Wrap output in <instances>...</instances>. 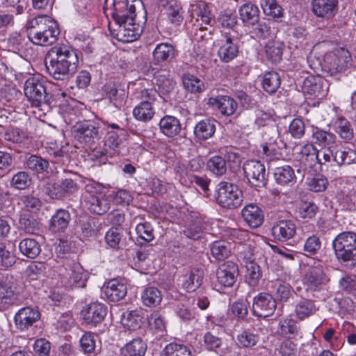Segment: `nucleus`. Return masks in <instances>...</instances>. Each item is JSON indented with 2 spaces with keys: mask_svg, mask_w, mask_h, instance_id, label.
<instances>
[{
  "mask_svg": "<svg viewBox=\"0 0 356 356\" xmlns=\"http://www.w3.org/2000/svg\"><path fill=\"white\" fill-rule=\"evenodd\" d=\"M141 300L145 306L155 307L159 305L162 300L161 292L156 287L149 286L144 289Z\"/></svg>",
  "mask_w": 356,
  "mask_h": 356,
  "instance_id": "c03bdc74",
  "label": "nucleus"
},
{
  "mask_svg": "<svg viewBox=\"0 0 356 356\" xmlns=\"http://www.w3.org/2000/svg\"><path fill=\"white\" fill-rule=\"evenodd\" d=\"M253 26L252 33L255 36L259 39L267 38L271 33L270 29V22L263 19L258 20L255 24L252 25Z\"/></svg>",
  "mask_w": 356,
  "mask_h": 356,
  "instance_id": "052dcab7",
  "label": "nucleus"
},
{
  "mask_svg": "<svg viewBox=\"0 0 356 356\" xmlns=\"http://www.w3.org/2000/svg\"><path fill=\"white\" fill-rule=\"evenodd\" d=\"M79 58L72 47L61 44L51 47L46 54L45 67L50 76L56 80H65L75 73Z\"/></svg>",
  "mask_w": 356,
  "mask_h": 356,
  "instance_id": "f03ea898",
  "label": "nucleus"
},
{
  "mask_svg": "<svg viewBox=\"0 0 356 356\" xmlns=\"http://www.w3.org/2000/svg\"><path fill=\"white\" fill-rule=\"evenodd\" d=\"M102 185L90 182L85 186L83 193V203L90 213L102 216L108 212L111 204L106 196L102 192Z\"/></svg>",
  "mask_w": 356,
  "mask_h": 356,
  "instance_id": "39448f33",
  "label": "nucleus"
},
{
  "mask_svg": "<svg viewBox=\"0 0 356 356\" xmlns=\"http://www.w3.org/2000/svg\"><path fill=\"white\" fill-rule=\"evenodd\" d=\"M278 332L284 337L294 339L299 334L300 327L294 320L286 318L280 321Z\"/></svg>",
  "mask_w": 356,
  "mask_h": 356,
  "instance_id": "37998d69",
  "label": "nucleus"
},
{
  "mask_svg": "<svg viewBox=\"0 0 356 356\" xmlns=\"http://www.w3.org/2000/svg\"><path fill=\"white\" fill-rule=\"evenodd\" d=\"M334 161L338 165L356 163V151L348 147H335Z\"/></svg>",
  "mask_w": 356,
  "mask_h": 356,
  "instance_id": "ea45409f",
  "label": "nucleus"
},
{
  "mask_svg": "<svg viewBox=\"0 0 356 356\" xmlns=\"http://www.w3.org/2000/svg\"><path fill=\"white\" fill-rule=\"evenodd\" d=\"M40 318L38 309L25 307L20 309L15 315L14 321L17 329L24 331L31 327Z\"/></svg>",
  "mask_w": 356,
  "mask_h": 356,
  "instance_id": "6ab92c4d",
  "label": "nucleus"
},
{
  "mask_svg": "<svg viewBox=\"0 0 356 356\" xmlns=\"http://www.w3.org/2000/svg\"><path fill=\"white\" fill-rule=\"evenodd\" d=\"M238 42V38L226 35L225 40L222 41L218 51L220 59L225 63H228L235 58L239 52Z\"/></svg>",
  "mask_w": 356,
  "mask_h": 356,
  "instance_id": "cd10ccee",
  "label": "nucleus"
},
{
  "mask_svg": "<svg viewBox=\"0 0 356 356\" xmlns=\"http://www.w3.org/2000/svg\"><path fill=\"white\" fill-rule=\"evenodd\" d=\"M26 28L29 39L36 45H51L60 35L56 22L46 15H39L29 20Z\"/></svg>",
  "mask_w": 356,
  "mask_h": 356,
  "instance_id": "7ed1b4c3",
  "label": "nucleus"
},
{
  "mask_svg": "<svg viewBox=\"0 0 356 356\" xmlns=\"http://www.w3.org/2000/svg\"><path fill=\"white\" fill-rule=\"evenodd\" d=\"M19 250L26 257L35 259L40 254L41 247L35 239L26 238L19 242Z\"/></svg>",
  "mask_w": 356,
  "mask_h": 356,
  "instance_id": "58836bf2",
  "label": "nucleus"
},
{
  "mask_svg": "<svg viewBox=\"0 0 356 356\" xmlns=\"http://www.w3.org/2000/svg\"><path fill=\"white\" fill-rule=\"evenodd\" d=\"M238 274V268L236 264L228 261L221 264L216 271L218 284L221 286L230 287L236 282Z\"/></svg>",
  "mask_w": 356,
  "mask_h": 356,
  "instance_id": "aec40b11",
  "label": "nucleus"
},
{
  "mask_svg": "<svg viewBox=\"0 0 356 356\" xmlns=\"http://www.w3.org/2000/svg\"><path fill=\"white\" fill-rule=\"evenodd\" d=\"M296 232L295 223L290 220H282L275 223L272 227L273 237L280 241L292 238Z\"/></svg>",
  "mask_w": 356,
  "mask_h": 356,
  "instance_id": "393cba45",
  "label": "nucleus"
},
{
  "mask_svg": "<svg viewBox=\"0 0 356 356\" xmlns=\"http://www.w3.org/2000/svg\"><path fill=\"white\" fill-rule=\"evenodd\" d=\"M212 256L218 261L227 258L231 253V245L225 241H217L210 245Z\"/></svg>",
  "mask_w": 356,
  "mask_h": 356,
  "instance_id": "a18cd8bd",
  "label": "nucleus"
},
{
  "mask_svg": "<svg viewBox=\"0 0 356 356\" xmlns=\"http://www.w3.org/2000/svg\"><path fill=\"white\" fill-rule=\"evenodd\" d=\"M329 280L324 267L318 264L308 268L303 277L302 283L307 291L315 292L321 291Z\"/></svg>",
  "mask_w": 356,
  "mask_h": 356,
  "instance_id": "9d476101",
  "label": "nucleus"
},
{
  "mask_svg": "<svg viewBox=\"0 0 356 356\" xmlns=\"http://www.w3.org/2000/svg\"><path fill=\"white\" fill-rule=\"evenodd\" d=\"M338 10V0H312V10L318 17L330 19Z\"/></svg>",
  "mask_w": 356,
  "mask_h": 356,
  "instance_id": "b1692460",
  "label": "nucleus"
},
{
  "mask_svg": "<svg viewBox=\"0 0 356 356\" xmlns=\"http://www.w3.org/2000/svg\"><path fill=\"white\" fill-rule=\"evenodd\" d=\"M202 281V271L192 269L183 276L182 286L188 292H192L201 286Z\"/></svg>",
  "mask_w": 356,
  "mask_h": 356,
  "instance_id": "72a5a7b5",
  "label": "nucleus"
},
{
  "mask_svg": "<svg viewBox=\"0 0 356 356\" xmlns=\"http://www.w3.org/2000/svg\"><path fill=\"white\" fill-rule=\"evenodd\" d=\"M105 96L110 99L116 108H120L124 102V92L113 82L106 83L103 86Z\"/></svg>",
  "mask_w": 356,
  "mask_h": 356,
  "instance_id": "473e14b6",
  "label": "nucleus"
},
{
  "mask_svg": "<svg viewBox=\"0 0 356 356\" xmlns=\"http://www.w3.org/2000/svg\"><path fill=\"white\" fill-rule=\"evenodd\" d=\"M350 62V56H338L334 54H327L323 62L319 63V67H314L317 74L321 71L323 74L334 76L346 70L347 64Z\"/></svg>",
  "mask_w": 356,
  "mask_h": 356,
  "instance_id": "9b49d317",
  "label": "nucleus"
},
{
  "mask_svg": "<svg viewBox=\"0 0 356 356\" xmlns=\"http://www.w3.org/2000/svg\"><path fill=\"white\" fill-rule=\"evenodd\" d=\"M42 190L51 199L62 200L67 195L76 193L79 186L74 179L66 178L56 183L47 181L44 184Z\"/></svg>",
  "mask_w": 356,
  "mask_h": 356,
  "instance_id": "6e6552de",
  "label": "nucleus"
},
{
  "mask_svg": "<svg viewBox=\"0 0 356 356\" xmlns=\"http://www.w3.org/2000/svg\"><path fill=\"white\" fill-rule=\"evenodd\" d=\"M276 306V300L272 295L262 292L253 299L252 312L258 317L267 318L274 313Z\"/></svg>",
  "mask_w": 356,
  "mask_h": 356,
  "instance_id": "2eb2a0df",
  "label": "nucleus"
},
{
  "mask_svg": "<svg viewBox=\"0 0 356 356\" xmlns=\"http://www.w3.org/2000/svg\"><path fill=\"white\" fill-rule=\"evenodd\" d=\"M142 319L138 311H126L122 314L121 323L129 330H136L140 327Z\"/></svg>",
  "mask_w": 356,
  "mask_h": 356,
  "instance_id": "09e8293b",
  "label": "nucleus"
},
{
  "mask_svg": "<svg viewBox=\"0 0 356 356\" xmlns=\"http://www.w3.org/2000/svg\"><path fill=\"white\" fill-rule=\"evenodd\" d=\"M238 341L241 346L249 348L254 346L259 341V337L249 330H244L238 335Z\"/></svg>",
  "mask_w": 356,
  "mask_h": 356,
  "instance_id": "774afa93",
  "label": "nucleus"
},
{
  "mask_svg": "<svg viewBox=\"0 0 356 356\" xmlns=\"http://www.w3.org/2000/svg\"><path fill=\"white\" fill-rule=\"evenodd\" d=\"M19 225L27 234H35L39 230L38 221L28 215H23L20 217Z\"/></svg>",
  "mask_w": 356,
  "mask_h": 356,
  "instance_id": "69168bd1",
  "label": "nucleus"
},
{
  "mask_svg": "<svg viewBox=\"0 0 356 356\" xmlns=\"http://www.w3.org/2000/svg\"><path fill=\"white\" fill-rule=\"evenodd\" d=\"M107 314V307L101 302H93L86 305L81 312L85 323L97 326L101 323Z\"/></svg>",
  "mask_w": 356,
  "mask_h": 356,
  "instance_id": "dca6fc26",
  "label": "nucleus"
},
{
  "mask_svg": "<svg viewBox=\"0 0 356 356\" xmlns=\"http://www.w3.org/2000/svg\"><path fill=\"white\" fill-rule=\"evenodd\" d=\"M207 166L216 176H222L227 172L225 159L220 156H214L210 158L207 161Z\"/></svg>",
  "mask_w": 356,
  "mask_h": 356,
  "instance_id": "6e6d98bb",
  "label": "nucleus"
},
{
  "mask_svg": "<svg viewBox=\"0 0 356 356\" xmlns=\"http://www.w3.org/2000/svg\"><path fill=\"white\" fill-rule=\"evenodd\" d=\"M261 6L267 16L278 18L282 15V8L276 0H261Z\"/></svg>",
  "mask_w": 356,
  "mask_h": 356,
  "instance_id": "4d7b16f0",
  "label": "nucleus"
},
{
  "mask_svg": "<svg viewBox=\"0 0 356 356\" xmlns=\"http://www.w3.org/2000/svg\"><path fill=\"white\" fill-rule=\"evenodd\" d=\"M159 95L153 90H145L142 92L143 101L133 110L134 117L138 121L147 122L150 121L154 114V103Z\"/></svg>",
  "mask_w": 356,
  "mask_h": 356,
  "instance_id": "1a4fd4ad",
  "label": "nucleus"
},
{
  "mask_svg": "<svg viewBox=\"0 0 356 356\" xmlns=\"http://www.w3.org/2000/svg\"><path fill=\"white\" fill-rule=\"evenodd\" d=\"M216 122L210 118L200 121L194 128L195 136L201 140H207L213 136L216 131Z\"/></svg>",
  "mask_w": 356,
  "mask_h": 356,
  "instance_id": "f704fd0d",
  "label": "nucleus"
},
{
  "mask_svg": "<svg viewBox=\"0 0 356 356\" xmlns=\"http://www.w3.org/2000/svg\"><path fill=\"white\" fill-rule=\"evenodd\" d=\"M72 131L74 137L84 144H93L99 138V128L94 122L90 120L76 122L72 127Z\"/></svg>",
  "mask_w": 356,
  "mask_h": 356,
  "instance_id": "f8f14e48",
  "label": "nucleus"
},
{
  "mask_svg": "<svg viewBox=\"0 0 356 356\" xmlns=\"http://www.w3.org/2000/svg\"><path fill=\"white\" fill-rule=\"evenodd\" d=\"M274 177L276 182L280 185L289 184L296 179L293 169L288 165L275 168Z\"/></svg>",
  "mask_w": 356,
  "mask_h": 356,
  "instance_id": "79ce46f5",
  "label": "nucleus"
},
{
  "mask_svg": "<svg viewBox=\"0 0 356 356\" xmlns=\"http://www.w3.org/2000/svg\"><path fill=\"white\" fill-rule=\"evenodd\" d=\"M106 297L111 302H118L127 294L126 286L115 280H111L104 289Z\"/></svg>",
  "mask_w": 356,
  "mask_h": 356,
  "instance_id": "2f4dec72",
  "label": "nucleus"
},
{
  "mask_svg": "<svg viewBox=\"0 0 356 356\" xmlns=\"http://www.w3.org/2000/svg\"><path fill=\"white\" fill-rule=\"evenodd\" d=\"M336 132L345 141L350 140L354 136L353 129L350 122L346 118H339L334 123Z\"/></svg>",
  "mask_w": 356,
  "mask_h": 356,
  "instance_id": "3c124183",
  "label": "nucleus"
},
{
  "mask_svg": "<svg viewBox=\"0 0 356 356\" xmlns=\"http://www.w3.org/2000/svg\"><path fill=\"white\" fill-rule=\"evenodd\" d=\"M80 346L82 351L86 354H97L96 342L91 333H85L80 339Z\"/></svg>",
  "mask_w": 356,
  "mask_h": 356,
  "instance_id": "e2e57ef3",
  "label": "nucleus"
},
{
  "mask_svg": "<svg viewBox=\"0 0 356 356\" xmlns=\"http://www.w3.org/2000/svg\"><path fill=\"white\" fill-rule=\"evenodd\" d=\"M126 134L127 131L124 129H118V131H108L104 141L105 146L116 151L122 142V137H124Z\"/></svg>",
  "mask_w": 356,
  "mask_h": 356,
  "instance_id": "603ef678",
  "label": "nucleus"
},
{
  "mask_svg": "<svg viewBox=\"0 0 356 356\" xmlns=\"http://www.w3.org/2000/svg\"><path fill=\"white\" fill-rule=\"evenodd\" d=\"M296 344L289 340L283 341L275 350L276 356H296Z\"/></svg>",
  "mask_w": 356,
  "mask_h": 356,
  "instance_id": "338daca9",
  "label": "nucleus"
},
{
  "mask_svg": "<svg viewBox=\"0 0 356 356\" xmlns=\"http://www.w3.org/2000/svg\"><path fill=\"white\" fill-rule=\"evenodd\" d=\"M71 220L70 212L65 209H58L51 216L49 229L51 232L60 233L64 232L68 227Z\"/></svg>",
  "mask_w": 356,
  "mask_h": 356,
  "instance_id": "c756f323",
  "label": "nucleus"
},
{
  "mask_svg": "<svg viewBox=\"0 0 356 356\" xmlns=\"http://www.w3.org/2000/svg\"><path fill=\"white\" fill-rule=\"evenodd\" d=\"M321 248V241L316 235L309 236L304 244L303 250L306 255H314L317 254Z\"/></svg>",
  "mask_w": 356,
  "mask_h": 356,
  "instance_id": "0e129e2a",
  "label": "nucleus"
},
{
  "mask_svg": "<svg viewBox=\"0 0 356 356\" xmlns=\"http://www.w3.org/2000/svg\"><path fill=\"white\" fill-rule=\"evenodd\" d=\"M13 278L6 274L0 277V310L6 309L13 305L17 296L13 291Z\"/></svg>",
  "mask_w": 356,
  "mask_h": 356,
  "instance_id": "a211bd4d",
  "label": "nucleus"
},
{
  "mask_svg": "<svg viewBox=\"0 0 356 356\" xmlns=\"http://www.w3.org/2000/svg\"><path fill=\"white\" fill-rule=\"evenodd\" d=\"M146 343L141 339H134L120 350V356H144Z\"/></svg>",
  "mask_w": 356,
  "mask_h": 356,
  "instance_id": "4c0bfd02",
  "label": "nucleus"
},
{
  "mask_svg": "<svg viewBox=\"0 0 356 356\" xmlns=\"http://www.w3.org/2000/svg\"><path fill=\"white\" fill-rule=\"evenodd\" d=\"M26 167L37 173H42L49 168V161L37 155H31L26 161Z\"/></svg>",
  "mask_w": 356,
  "mask_h": 356,
  "instance_id": "864d4df0",
  "label": "nucleus"
},
{
  "mask_svg": "<svg viewBox=\"0 0 356 356\" xmlns=\"http://www.w3.org/2000/svg\"><path fill=\"white\" fill-rule=\"evenodd\" d=\"M318 309L316 301L302 298L296 303L294 312L298 319L303 321L314 315Z\"/></svg>",
  "mask_w": 356,
  "mask_h": 356,
  "instance_id": "c85d7f7f",
  "label": "nucleus"
},
{
  "mask_svg": "<svg viewBox=\"0 0 356 356\" xmlns=\"http://www.w3.org/2000/svg\"><path fill=\"white\" fill-rule=\"evenodd\" d=\"M159 124L161 132L168 138H173L177 136L181 130L179 120L172 115L163 117L160 120Z\"/></svg>",
  "mask_w": 356,
  "mask_h": 356,
  "instance_id": "7c9ffc66",
  "label": "nucleus"
},
{
  "mask_svg": "<svg viewBox=\"0 0 356 356\" xmlns=\"http://www.w3.org/2000/svg\"><path fill=\"white\" fill-rule=\"evenodd\" d=\"M182 83L184 88L191 93H200L204 89L203 81L191 74H184L182 76Z\"/></svg>",
  "mask_w": 356,
  "mask_h": 356,
  "instance_id": "8fccbe9b",
  "label": "nucleus"
},
{
  "mask_svg": "<svg viewBox=\"0 0 356 356\" xmlns=\"http://www.w3.org/2000/svg\"><path fill=\"white\" fill-rule=\"evenodd\" d=\"M161 356H191V352L184 345L170 343L163 350Z\"/></svg>",
  "mask_w": 356,
  "mask_h": 356,
  "instance_id": "5fc2aeb1",
  "label": "nucleus"
},
{
  "mask_svg": "<svg viewBox=\"0 0 356 356\" xmlns=\"http://www.w3.org/2000/svg\"><path fill=\"white\" fill-rule=\"evenodd\" d=\"M177 51L175 47L168 42L157 44L153 51L154 65H165L170 63L176 57Z\"/></svg>",
  "mask_w": 356,
  "mask_h": 356,
  "instance_id": "5701e85b",
  "label": "nucleus"
},
{
  "mask_svg": "<svg viewBox=\"0 0 356 356\" xmlns=\"http://www.w3.org/2000/svg\"><path fill=\"white\" fill-rule=\"evenodd\" d=\"M284 44L278 40H270L265 46L267 58L273 63L280 62L282 57Z\"/></svg>",
  "mask_w": 356,
  "mask_h": 356,
  "instance_id": "a19ab883",
  "label": "nucleus"
},
{
  "mask_svg": "<svg viewBox=\"0 0 356 356\" xmlns=\"http://www.w3.org/2000/svg\"><path fill=\"white\" fill-rule=\"evenodd\" d=\"M142 6L140 0H106L104 13L113 19V22L108 23V29L114 38L130 42L141 35L145 21L142 24L136 22V9Z\"/></svg>",
  "mask_w": 356,
  "mask_h": 356,
  "instance_id": "f257e3e1",
  "label": "nucleus"
},
{
  "mask_svg": "<svg viewBox=\"0 0 356 356\" xmlns=\"http://www.w3.org/2000/svg\"><path fill=\"white\" fill-rule=\"evenodd\" d=\"M78 229V233L81 240H90L95 238L98 236L102 229V224L98 219L88 216L79 220Z\"/></svg>",
  "mask_w": 356,
  "mask_h": 356,
  "instance_id": "412c9836",
  "label": "nucleus"
},
{
  "mask_svg": "<svg viewBox=\"0 0 356 356\" xmlns=\"http://www.w3.org/2000/svg\"><path fill=\"white\" fill-rule=\"evenodd\" d=\"M88 273L79 264H74L67 271L63 282L67 287L83 288L86 286Z\"/></svg>",
  "mask_w": 356,
  "mask_h": 356,
  "instance_id": "4be33fe9",
  "label": "nucleus"
},
{
  "mask_svg": "<svg viewBox=\"0 0 356 356\" xmlns=\"http://www.w3.org/2000/svg\"><path fill=\"white\" fill-rule=\"evenodd\" d=\"M336 136L334 134L316 127L313 129L312 135V142L314 145L325 148L332 147L335 143Z\"/></svg>",
  "mask_w": 356,
  "mask_h": 356,
  "instance_id": "c9c22d12",
  "label": "nucleus"
},
{
  "mask_svg": "<svg viewBox=\"0 0 356 356\" xmlns=\"http://www.w3.org/2000/svg\"><path fill=\"white\" fill-rule=\"evenodd\" d=\"M31 184V179L28 172L21 171L15 174L11 180V185L14 188L23 190L28 188Z\"/></svg>",
  "mask_w": 356,
  "mask_h": 356,
  "instance_id": "680f3d73",
  "label": "nucleus"
},
{
  "mask_svg": "<svg viewBox=\"0 0 356 356\" xmlns=\"http://www.w3.org/2000/svg\"><path fill=\"white\" fill-rule=\"evenodd\" d=\"M243 171L248 181L254 186L266 185V169L257 160L248 161L244 163Z\"/></svg>",
  "mask_w": 356,
  "mask_h": 356,
  "instance_id": "f3484780",
  "label": "nucleus"
},
{
  "mask_svg": "<svg viewBox=\"0 0 356 356\" xmlns=\"http://www.w3.org/2000/svg\"><path fill=\"white\" fill-rule=\"evenodd\" d=\"M302 89L310 98L321 99L327 95V83L320 74L310 75L303 81Z\"/></svg>",
  "mask_w": 356,
  "mask_h": 356,
  "instance_id": "4468645a",
  "label": "nucleus"
},
{
  "mask_svg": "<svg viewBox=\"0 0 356 356\" xmlns=\"http://www.w3.org/2000/svg\"><path fill=\"white\" fill-rule=\"evenodd\" d=\"M24 92L32 106H50L51 96L47 92L44 83L39 78H29L24 83Z\"/></svg>",
  "mask_w": 356,
  "mask_h": 356,
  "instance_id": "423d86ee",
  "label": "nucleus"
},
{
  "mask_svg": "<svg viewBox=\"0 0 356 356\" xmlns=\"http://www.w3.org/2000/svg\"><path fill=\"white\" fill-rule=\"evenodd\" d=\"M332 246L337 261L345 266H356V233L343 232L336 236Z\"/></svg>",
  "mask_w": 356,
  "mask_h": 356,
  "instance_id": "20e7f679",
  "label": "nucleus"
},
{
  "mask_svg": "<svg viewBox=\"0 0 356 356\" xmlns=\"http://www.w3.org/2000/svg\"><path fill=\"white\" fill-rule=\"evenodd\" d=\"M243 201V193L236 185L227 181L218 184L216 202L220 207L234 209L240 207Z\"/></svg>",
  "mask_w": 356,
  "mask_h": 356,
  "instance_id": "0eeeda50",
  "label": "nucleus"
},
{
  "mask_svg": "<svg viewBox=\"0 0 356 356\" xmlns=\"http://www.w3.org/2000/svg\"><path fill=\"white\" fill-rule=\"evenodd\" d=\"M245 268L246 282L250 286H257L262 277V272L260 266L254 261H250L246 262Z\"/></svg>",
  "mask_w": 356,
  "mask_h": 356,
  "instance_id": "de8ad7c7",
  "label": "nucleus"
},
{
  "mask_svg": "<svg viewBox=\"0 0 356 356\" xmlns=\"http://www.w3.org/2000/svg\"><path fill=\"white\" fill-rule=\"evenodd\" d=\"M239 15L243 22L248 25L255 24L260 19L259 8L252 3H247L241 6L239 9Z\"/></svg>",
  "mask_w": 356,
  "mask_h": 356,
  "instance_id": "e433bc0d",
  "label": "nucleus"
},
{
  "mask_svg": "<svg viewBox=\"0 0 356 356\" xmlns=\"http://www.w3.org/2000/svg\"><path fill=\"white\" fill-rule=\"evenodd\" d=\"M241 216L247 225L253 229L260 227L264 220L263 211L254 204L246 205L241 211Z\"/></svg>",
  "mask_w": 356,
  "mask_h": 356,
  "instance_id": "a878e982",
  "label": "nucleus"
},
{
  "mask_svg": "<svg viewBox=\"0 0 356 356\" xmlns=\"http://www.w3.org/2000/svg\"><path fill=\"white\" fill-rule=\"evenodd\" d=\"M207 104L227 116L233 115L237 108V103L228 96L211 97L208 99Z\"/></svg>",
  "mask_w": 356,
  "mask_h": 356,
  "instance_id": "bb28decb",
  "label": "nucleus"
},
{
  "mask_svg": "<svg viewBox=\"0 0 356 356\" xmlns=\"http://www.w3.org/2000/svg\"><path fill=\"white\" fill-rule=\"evenodd\" d=\"M281 84V78L279 74L274 71L266 72L263 78L262 86L264 90L269 94L275 92Z\"/></svg>",
  "mask_w": 356,
  "mask_h": 356,
  "instance_id": "49530a36",
  "label": "nucleus"
},
{
  "mask_svg": "<svg viewBox=\"0 0 356 356\" xmlns=\"http://www.w3.org/2000/svg\"><path fill=\"white\" fill-rule=\"evenodd\" d=\"M19 200L23 209L29 211H38L42 206L40 200L32 194L22 195Z\"/></svg>",
  "mask_w": 356,
  "mask_h": 356,
  "instance_id": "bf43d9fd",
  "label": "nucleus"
},
{
  "mask_svg": "<svg viewBox=\"0 0 356 356\" xmlns=\"http://www.w3.org/2000/svg\"><path fill=\"white\" fill-rule=\"evenodd\" d=\"M318 150L313 144H307L302 146L299 153L297 172L302 174V177L306 173H311L312 170L318 165Z\"/></svg>",
  "mask_w": 356,
  "mask_h": 356,
  "instance_id": "ddd939ff",
  "label": "nucleus"
},
{
  "mask_svg": "<svg viewBox=\"0 0 356 356\" xmlns=\"http://www.w3.org/2000/svg\"><path fill=\"white\" fill-rule=\"evenodd\" d=\"M318 211V207L313 202H302L298 207L300 218L305 220L313 218Z\"/></svg>",
  "mask_w": 356,
  "mask_h": 356,
  "instance_id": "13d9d810",
  "label": "nucleus"
}]
</instances>
